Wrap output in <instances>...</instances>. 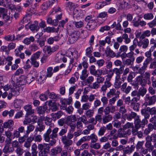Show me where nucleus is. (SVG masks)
I'll list each match as a JSON object with an SVG mask.
<instances>
[{"mask_svg":"<svg viewBox=\"0 0 156 156\" xmlns=\"http://www.w3.org/2000/svg\"><path fill=\"white\" fill-rule=\"evenodd\" d=\"M47 109L46 105H44L42 106H39L37 108V113L39 114H43L44 113L45 111Z\"/></svg>","mask_w":156,"mask_h":156,"instance_id":"obj_27","label":"nucleus"},{"mask_svg":"<svg viewBox=\"0 0 156 156\" xmlns=\"http://www.w3.org/2000/svg\"><path fill=\"white\" fill-rule=\"evenodd\" d=\"M61 140L63 144H65V146L67 148H68V147L73 144L72 140L68 139L66 136H62Z\"/></svg>","mask_w":156,"mask_h":156,"instance_id":"obj_9","label":"nucleus"},{"mask_svg":"<svg viewBox=\"0 0 156 156\" xmlns=\"http://www.w3.org/2000/svg\"><path fill=\"white\" fill-rule=\"evenodd\" d=\"M26 76L24 75H21L20 76L16 77L15 79H13V80L15 82L19 83L21 82H23V83L26 81Z\"/></svg>","mask_w":156,"mask_h":156,"instance_id":"obj_25","label":"nucleus"},{"mask_svg":"<svg viewBox=\"0 0 156 156\" xmlns=\"http://www.w3.org/2000/svg\"><path fill=\"white\" fill-rule=\"evenodd\" d=\"M124 116L129 121H131L133 119H134L135 120L139 118V115H137L136 113L133 112H131L129 114H125Z\"/></svg>","mask_w":156,"mask_h":156,"instance_id":"obj_10","label":"nucleus"},{"mask_svg":"<svg viewBox=\"0 0 156 156\" xmlns=\"http://www.w3.org/2000/svg\"><path fill=\"white\" fill-rule=\"evenodd\" d=\"M151 141L155 142L156 141V134L153 133L151 136L147 135L146 137Z\"/></svg>","mask_w":156,"mask_h":156,"instance_id":"obj_43","label":"nucleus"},{"mask_svg":"<svg viewBox=\"0 0 156 156\" xmlns=\"http://www.w3.org/2000/svg\"><path fill=\"white\" fill-rule=\"evenodd\" d=\"M88 76L87 70L86 69H83L81 75L80 76V79L82 80H85Z\"/></svg>","mask_w":156,"mask_h":156,"instance_id":"obj_34","label":"nucleus"},{"mask_svg":"<svg viewBox=\"0 0 156 156\" xmlns=\"http://www.w3.org/2000/svg\"><path fill=\"white\" fill-rule=\"evenodd\" d=\"M147 25L150 28H153L154 27L156 26V15L155 17V18L154 20L148 23Z\"/></svg>","mask_w":156,"mask_h":156,"instance_id":"obj_64","label":"nucleus"},{"mask_svg":"<svg viewBox=\"0 0 156 156\" xmlns=\"http://www.w3.org/2000/svg\"><path fill=\"white\" fill-rule=\"evenodd\" d=\"M154 17L153 14L151 12L147 13L143 16L144 18L147 20H151Z\"/></svg>","mask_w":156,"mask_h":156,"instance_id":"obj_32","label":"nucleus"},{"mask_svg":"<svg viewBox=\"0 0 156 156\" xmlns=\"http://www.w3.org/2000/svg\"><path fill=\"white\" fill-rule=\"evenodd\" d=\"M106 130V128L105 126H103L101 127L98 132V135L99 136H101L103 135Z\"/></svg>","mask_w":156,"mask_h":156,"instance_id":"obj_50","label":"nucleus"},{"mask_svg":"<svg viewBox=\"0 0 156 156\" xmlns=\"http://www.w3.org/2000/svg\"><path fill=\"white\" fill-rule=\"evenodd\" d=\"M3 152L5 154L10 153L13 152L14 148L13 147H11L9 143H7L5 144L3 150Z\"/></svg>","mask_w":156,"mask_h":156,"instance_id":"obj_11","label":"nucleus"},{"mask_svg":"<svg viewBox=\"0 0 156 156\" xmlns=\"http://www.w3.org/2000/svg\"><path fill=\"white\" fill-rule=\"evenodd\" d=\"M10 93H12L13 96L18 95L20 94L19 87L17 86H14Z\"/></svg>","mask_w":156,"mask_h":156,"instance_id":"obj_20","label":"nucleus"},{"mask_svg":"<svg viewBox=\"0 0 156 156\" xmlns=\"http://www.w3.org/2000/svg\"><path fill=\"white\" fill-rule=\"evenodd\" d=\"M58 128L57 127L55 128L52 130V133L50 135L51 138L53 139L54 138H56L57 137V133L58 132Z\"/></svg>","mask_w":156,"mask_h":156,"instance_id":"obj_38","label":"nucleus"},{"mask_svg":"<svg viewBox=\"0 0 156 156\" xmlns=\"http://www.w3.org/2000/svg\"><path fill=\"white\" fill-rule=\"evenodd\" d=\"M140 97V96L143 97L146 94L147 90L145 88H140L138 90Z\"/></svg>","mask_w":156,"mask_h":156,"instance_id":"obj_56","label":"nucleus"},{"mask_svg":"<svg viewBox=\"0 0 156 156\" xmlns=\"http://www.w3.org/2000/svg\"><path fill=\"white\" fill-rule=\"evenodd\" d=\"M116 132V130L114 129L111 131L109 134L107 136L109 140L116 139L118 138V136L115 134Z\"/></svg>","mask_w":156,"mask_h":156,"instance_id":"obj_13","label":"nucleus"},{"mask_svg":"<svg viewBox=\"0 0 156 156\" xmlns=\"http://www.w3.org/2000/svg\"><path fill=\"white\" fill-rule=\"evenodd\" d=\"M46 94L48 95L50 98L54 99L57 98V95L54 92L50 93L49 90H48L45 92Z\"/></svg>","mask_w":156,"mask_h":156,"instance_id":"obj_39","label":"nucleus"},{"mask_svg":"<svg viewBox=\"0 0 156 156\" xmlns=\"http://www.w3.org/2000/svg\"><path fill=\"white\" fill-rule=\"evenodd\" d=\"M80 33L78 31L72 32L69 35L68 41L70 44H73L76 42L79 37Z\"/></svg>","mask_w":156,"mask_h":156,"instance_id":"obj_2","label":"nucleus"},{"mask_svg":"<svg viewBox=\"0 0 156 156\" xmlns=\"http://www.w3.org/2000/svg\"><path fill=\"white\" fill-rule=\"evenodd\" d=\"M146 142L145 144V147L148 148L149 152H151L152 151L154 148L153 146L152 145L151 141L147 139L146 138Z\"/></svg>","mask_w":156,"mask_h":156,"instance_id":"obj_22","label":"nucleus"},{"mask_svg":"<svg viewBox=\"0 0 156 156\" xmlns=\"http://www.w3.org/2000/svg\"><path fill=\"white\" fill-rule=\"evenodd\" d=\"M113 126L114 127L116 128H121V123L120 121L118 120H115L113 122Z\"/></svg>","mask_w":156,"mask_h":156,"instance_id":"obj_58","label":"nucleus"},{"mask_svg":"<svg viewBox=\"0 0 156 156\" xmlns=\"http://www.w3.org/2000/svg\"><path fill=\"white\" fill-rule=\"evenodd\" d=\"M154 50V49L150 48L149 51H146L145 53V56L147 57V58L146 59L145 61L144 62H149V63L150 61L152 60V58L151 57L152 55L151 52Z\"/></svg>","mask_w":156,"mask_h":156,"instance_id":"obj_14","label":"nucleus"},{"mask_svg":"<svg viewBox=\"0 0 156 156\" xmlns=\"http://www.w3.org/2000/svg\"><path fill=\"white\" fill-rule=\"evenodd\" d=\"M36 80L37 81L38 83L41 84L44 83L46 79V76L45 75H41L39 77H36Z\"/></svg>","mask_w":156,"mask_h":156,"instance_id":"obj_30","label":"nucleus"},{"mask_svg":"<svg viewBox=\"0 0 156 156\" xmlns=\"http://www.w3.org/2000/svg\"><path fill=\"white\" fill-rule=\"evenodd\" d=\"M151 35V31L149 30H146L143 32L140 37L142 39H144L146 37H149Z\"/></svg>","mask_w":156,"mask_h":156,"instance_id":"obj_51","label":"nucleus"},{"mask_svg":"<svg viewBox=\"0 0 156 156\" xmlns=\"http://www.w3.org/2000/svg\"><path fill=\"white\" fill-rule=\"evenodd\" d=\"M24 108L28 115H31L34 112V110L32 109L30 105H28L24 106Z\"/></svg>","mask_w":156,"mask_h":156,"instance_id":"obj_21","label":"nucleus"},{"mask_svg":"<svg viewBox=\"0 0 156 156\" xmlns=\"http://www.w3.org/2000/svg\"><path fill=\"white\" fill-rule=\"evenodd\" d=\"M146 110L147 111H149L150 114L151 115H156V108L155 107L151 108L148 107L147 108Z\"/></svg>","mask_w":156,"mask_h":156,"instance_id":"obj_59","label":"nucleus"},{"mask_svg":"<svg viewBox=\"0 0 156 156\" xmlns=\"http://www.w3.org/2000/svg\"><path fill=\"white\" fill-rule=\"evenodd\" d=\"M93 50V48L91 46L87 48L85 51L86 55L87 56H89L90 55H91Z\"/></svg>","mask_w":156,"mask_h":156,"instance_id":"obj_54","label":"nucleus"},{"mask_svg":"<svg viewBox=\"0 0 156 156\" xmlns=\"http://www.w3.org/2000/svg\"><path fill=\"white\" fill-rule=\"evenodd\" d=\"M38 23L37 21H34V23L31 24L30 26V29L32 31H37L39 28V27L38 26Z\"/></svg>","mask_w":156,"mask_h":156,"instance_id":"obj_23","label":"nucleus"},{"mask_svg":"<svg viewBox=\"0 0 156 156\" xmlns=\"http://www.w3.org/2000/svg\"><path fill=\"white\" fill-rule=\"evenodd\" d=\"M62 148L60 147H56L52 149L51 150V154L52 156H56L62 151Z\"/></svg>","mask_w":156,"mask_h":156,"instance_id":"obj_15","label":"nucleus"},{"mask_svg":"<svg viewBox=\"0 0 156 156\" xmlns=\"http://www.w3.org/2000/svg\"><path fill=\"white\" fill-rule=\"evenodd\" d=\"M113 75V73H112L109 74L107 76L106 80L104 82V85L107 88L110 87L112 85V83L110 82V81Z\"/></svg>","mask_w":156,"mask_h":156,"instance_id":"obj_12","label":"nucleus"},{"mask_svg":"<svg viewBox=\"0 0 156 156\" xmlns=\"http://www.w3.org/2000/svg\"><path fill=\"white\" fill-rule=\"evenodd\" d=\"M140 18L137 19L136 18H135L133 20L132 23L134 26L138 27L140 25Z\"/></svg>","mask_w":156,"mask_h":156,"instance_id":"obj_48","label":"nucleus"},{"mask_svg":"<svg viewBox=\"0 0 156 156\" xmlns=\"http://www.w3.org/2000/svg\"><path fill=\"white\" fill-rule=\"evenodd\" d=\"M87 136L88 141L90 139L91 140V142L95 143L97 141L98 137L94 133H92L90 135V136Z\"/></svg>","mask_w":156,"mask_h":156,"instance_id":"obj_28","label":"nucleus"},{"mask_svg":"<svg viewBox=\"0 0 156 156\" xmlns=\"http://www.w3.org/2000/svg\"><path fill=\"white\" fill-rule=\"evenodd\" d=\"M126 133L122 130V128H119L118 130V137H125Z\"/></svg>","mask_w":156,"mask_h":156,"instance_id":"obj_55","label":"nucleus"},{"mask_svg":"<svg viewBox=\"0 0 156 156\" xmlns=\"http://www.w3.org/2000/svg\"><path fill=\"white\" fill-rule=\"evenodd\" d=\"M134 124L135 128L137 129H139L141 127H142L141 122L140 121L139 118L135 120Z\"/></svg>","mask_w":156,"mask_h":156,"instance_id":"obj_41","label":"nucleus"},{"mask_svg":"<svg viewBox=\"0 0 156 156\" xmlns=\"http://www.w3.org/2000/svg\"><path fill=\"white\" fill-rule=\"evenodd\" d=\"M72 101V98L71 97L69 98L68 99H64L61 100L60 101L61 105L60 107L61 109L65 110L66 109L67 105L70 104Z\"/></svg>","mask_w":156,"mask_h":156,"instance_id":"obj_5","label":"nucleus"},{"mask_svg":"<svg viewBox=\"0 0 156 156\" xmlns=\"http://www.w3.org/2000/svg\"><path fill=\"white\" fill-rule=\"evenodd\" d=\"M14 124L12 120H9L7 122H5L3 124V126L5 128H9L12 126Z\"/></svg>","mask_w":156,"mask_h":156,"instance_id":"obj_33","label":"nucleus"},{"mask_svg":"<svg viewBox=\"0 0 156 156\" xmlns=\"http://www.w3.org/2000/svg\"><path fill=\"white\" fill-rule=\"evenodd\" d=\"M142 48L143 49L147 48L149 46V40L147 38H144L141 42Z\"/></svg>","mask_w":156,"mask_h":156,"instance_id":"obj_35","label":"nucleus"},{"mask_svg":"<svg viewBox=\"0 0 156 156\" xmlns=\"http://www.w3.org/2000/svg\"><path fill=\"white\" fill-rule=\"evenodd\" d=\"M2 97L3 99L7 97V99L9 100H10L12 98L13 95L12 93H8L7 92L5 91L4 93H2Z\"/></svg>","mask_w":156,"mask_h":156,"instance_id":"obj_36","label":"nucleus"},{"mask_svg":"<svg viewBox=\"0 0 156 156\" xmlns=\"http://www.w3.org/2000/svg\"><path fill=\"white\" fill-rule=\"evenodd\" d=\"M131 96L134 97L131 100L130 105H132L134 104L139 101L140 98V97L139 91L136 90L133 91L131 93Z\"/></svg>","mask_w":156,"mask_h":156,"instance_id":"obj_4","label":"nucleus"},{"mask_svg":"<svg viewBox=\"0 0 156 156\" xmlns=\"http://www.w3.org/2000/svg\"><path fill=\"white\" fill-rule=\"evenodd\" d=\"M41 52L40 51H37L32 55L31 58V60H36L39 58Z\"/></svg>","mask_w":156,"mask_h":156,"instance_id":"obj_52","label":"nucleus"},{"mask_svg":"<svg viewBox=\"0 0 156 156\" xmlns=\"http://www.w3.org/2000/svg\"><path fill=\"white\" fill-rule=\"evenodd\" d=\"M53 68L50 67L47 69V75L45 76L47 77L50 78L51 77L53 74Z\"/></svg>","mask_w":156,"mask_h":156,"instance_id":"obj_40","label":"nucleus"},{"mask_svg":"<svg viewBox=\"0 0 156 156\" xmlns=\"http://www.w3.org/2000/svg\"><path fill=\"white\" fill-rule=\"evenodd\" d=\"M144 142V141H139L138 142L136 146V148L138 151H139V150L143 147V146Z\"/></svg>","mask_w":156,"mask_h":156,"instance_id":"obj_63","label":"nucleus"},{"mask_svg":"<svg viewBox=\"0 0 156 156\" xmlns=\"http://www.w3.org/2000/svg\"><path fill=\"white\" fill-rule=\"evenodd\" d=\"M144 100L145 102L143 105L146 107L147 105H151L154 104L156 100V96L154 95L152 96H150L148 94H147L144 97Z\"/></svg>","mask_w":156,"mask_h":156,"instance_id":"obj_1","label":"nucleus"},{"mask_svg":"<svg viewBox=\"0 0 156 156\" xmlns=\"http://www.w3.org/2000/svg\"><path fill=\"white\" fill-rule=\"evenodd\" d=\"M76 120V117L75 115H71L67 117V122H74Z\"/></svg>","mask_w":156,"mask_h":156,"instance_id":"obj_46","label":"nucleus"},{"mask_svg":"<svg viewBox=\"0 0 156 156\" xmlns=\"http://www.w3.org/2000/svg\"><path fill=\"white\" fill-rule=\"evenodd\" d=\"M90 146L91 148H93L95 149H99L101 147V146L99 143H94L92 142L90 143Z\"/></svg>","mask_w":156,"mask_h":156,"instance_id":"obj_45","label":"nucleus"},{"mask_svg":"<svg viewBox=\"0 0 156 156\" xmlns=\"http://www.w3.org/2000/svg\"><path fill=\"white\" fill-rule=\"evenodd\" d=\"M55 60V62L57 63H59L62 62H66L67 59L62 54L58 53L56 55Z\"/></svg>","mask_w":156,"mask_h":156,"instance_id":"obj_6","label":"nucleus"},{"mask_svg":"<svg viewBox=\"0 0 156 156\" xmlns=\"http://www.w3.org/2000/svg\"><path fill=\"white\" fill-rule=\"evenodd\" d=\"M120 92L119 91L116 92V90L114 88L110 89L109 92L107 94V96L108 97H110L111 96H113L114 95H118L119 94Z\"/></svg>","mask_w":156,"mask_h":156,"instance_id":"obj_19","label":"nucleus"},{"mask_svg":"<svg viewBox=\"0 0 156 156\" xmlns=\"http://www.w3.org/2000/svg\"><path fill=\"white\" fill-rule=\"evenodd\" d=\"M112 119V116L110 115H105L102 118L103 123L104 124L110 121Z\"/></svg>","mask_w":156,"mask_h":156,"instance_id":"obj_29","label":"nucleus"},{"mask_svg":"<svg viewBox=\"0 0 156 156\" xmlns=\"http://www.w3.org/2000/svg\"><path fill=\"white\" fill-rule=\"evenodd\" d=\"M23 100L17 99L14 101V107L18 110L20 109L21 106L23 104Z\"/></svg>","mask_w":156,"mask_h":156,"instance_id":"obj_16","label":"nucleus"},{"mask_svg":"<svg viewBox=\"0 0 156 156\" xmlns=\"http://www.w3.org/2000/svg\"><path fill=\"white\" fill-rule=\"evenodd\" d=\"M112 71L113 72L112 73H114L116 74V75H119L122 73V70L121 68H115L113 69Z\"/></svg>","mask_w":156,"mask_h":156,"instance_id":"obj_57","label":"nucleus"},{"mask_svg":"<svg viewBox=\"0 0 156 156\" xmlns=\"http://www.w3.org/2000/svg\"><path fill=\"white\" fill-rule=\"evenodd\" d=\"M89 69L90 73L92 75L97 76L98 75L97 71L96 70L95 66L94 65L91 66L89 68Z\"/></svg>","mask_w":156,"mask_h":156,"instance_id":"obj_37","label":"nucleus"},{"mask_svg":"<svg viewBox=\"0 0 156 156\" xmlns=\"http://www.w3.org/2000/svg\"><path fill=\"white\" fill-rule=\"evenodd\" d=\"M70 53L71 54V55L70 56V59L69 62V65H73V63L74 62V58H75L76 56V52H70Z\"/></svg>","mask_w":156,"mask_h":156,"instance_id":"obj_44","label":"nucleus"},{"mask_svg":"<svg viewBox=\"0 0 156 156\" xmlns=\"http://www.w3.org/2000/svg\"><path fill=\"white\" fill-rule=\"evenodd\" d=\"M48 106L50 107V108L53 112L56 111L58 109L57 104L55 102H52V101H46Z\"/></svg>","mask_w":156,"mask_h":156,"instance_id":"obj_17","label":"nucleus"},{"mask_svg":"<svg viewBox=\"0 0 156 156\" xmlns=\"http://www.w3.org/2000/svg\"><path fill=\"white\" fill-rule=\"evenodd\" d=\"M135 148V147L133 145H131L130 147H127L123 150V154H130L134 150Z\"/></svg>","mask_w":156,"mask_h":156,"instance_id":"obj_18","label":"nucleus"},{"mask_svg":"<svg viewBox=\"0 0 156 156\" xmlns=\"http://www.w3.org/2000/svg\"><path fill=\"white\" fill-rule=\"evenodd\" d=\"M122 37L123 39L124 40V42L126 44H128L130 42L131 40L128 37V36L127 34L126 33L123 34L122 35Z\"/></svg>","mask_w":156,"mask_h":156,"instance_id":"obj_53","label":"nucleus"},{"mask_svg":"<svg viewBox=\"0 0 156 156\" xmlns=\"http://www.w3.org/2000/svg\"><path fill=\"white\" fill-rule=\"evenodd\" d=\"M97 23L95 20H90L86 26V28L89 30H92L94 29L96 27Z\"/></svg>","mask_w":156,"mask_h":156,"instance_id":"obj_8","label":"nucleus"},{"mask_svg":"<svg viewBox=\"0 0 156 156\" xmlns=\"http://www.w3.org/2000/svg\"><path fill=\"white\" fill-rule=\"evenodd\" d=\"M149 64V62H144L143 63V66L138 70V73L142 74L145 71Z\"/></svg>","mask_w":156,"mask_h":156,"instance_id":"obj_31","label":"nucleus"},{"mask_svg":"<svg viewBox=\"0 0 156 156\" xmlns=\"http://www.w3.org/2000/svg\"><path fill=\"white\" fill-rule=\"evenodd\" d=\"M44 119L46 125L49 126L51 127H54V124L51 123L52 120L51 118L47 116L44 118Z\"/></svg>","mask_w":156,"mask_h":156,"instance_id":"obj_24","label":"nucleus"},{"mask_svg":"<svg viewBox=\"0 0 156 156\" xmlns=\"http://www.w3.org/2000/svg\"><path fill=\"white\" fill-rule=\"evenodd\" d=\"M44 31L48 33L54 32L55 31V29L53 27H48L44 29Z\"/></svg>","mask_w":156,"mask_h":156,"instance_id":"obj_61","label":"nucleus"},{"mask_svg":"<svg viewBox=\"0 0 156 156\" xmlns=\"http://www.w3.org/2000/svg\"><path fill=\"white\" fill-rule=\"evenodd\" d=\"M137 41V40L136 38H135L133 41V44L132 45H130L129 47L130 51H133L137 47V44L136 42Z\"/></svg>","mask_w":156,"mask_h":156,"instance_id":"obj_49","label":"nucleus"},{"mask_svg":"<svg viewBox=\"0 0 156 156\" xmlns=\"http://www.w3.org/2000/svg\"><path fill=\"white\" fill-rule=\"evenodd\" d=\"M31 74L27 75L26 78V81L28 83H30L35 80L37 77L38 73L35 70H34L31 72Z\"/></svg>","mask_w":156,"mask_h":156,"instance_id":"obj_3","label":"nucleus"},{"mask_svg":"<svg viewBox=\"0 0 156 156\" xmlns=\"http://www.w3.org/2000/svg\"><path fill=\"white\" fill-rule=\"evenodd\" d=\"M35 126L31 124H29L27 126V130L26 133L28 134L31 132L34 129Z\"/></svg>","mask_w":156,"mask_h":156,"instance_id":"obj_60","label":"nucleus"},{"mask_svg":"<svg viewBox=\"0 0 156 156\" xmlns=\"http://www.w3.org/2000/svg\"><path fill=\"white\" fill-rule=\"evenodd\" d=\"M63 115V112L61 111H59L57 113H53L51 114V117L54 120L59 118Z\"/></svg>","mask_w":156,"mask_h":156,"instance_id":"obj_26","label":"nucleus"},{"mask_svg":"<svg viewBox=\"0 0 156 156\" xmlns=\"http://www.w3.org/2000/svg\"><path fill=\"white\" fill-rule=\"evenodd\" d=\"M0 50L3 52H5L6 54H8L10 51L8 47L6 46H2L0 48Z\"/></svg>","mask_w":156,"mask_h":156,"instance_id":"obj_62","label":"nucleus"},{"mask_svg":"<svg viewBox=\"0 0 156 156\" xmlns=\"http://www.w3.org/2000/svg\"><path fill=\"white\" fill-rule=\"evenodd\" d=\"M13 58L12 57L8 56L5 58L4 56H2L0 57V65L6 64V63L10 62L12 63L11 61Z\"/></svg>","mask_w":156,"mask_h":156,"instance_id":"obj_7","label":"nucleus"},{"mask_svg":"<svg viewBox=\"0 0 156 156\" xmlns=\"http://www.w3.org/2000/svg\"><path fill=\"white\" fill-rule=\"evenodd\" d=\"M88 139L87 136H85L81 138L77 142L76 145L77 146H80L82 143L86 141H88Z\"/></svg>","mask_w":156,"mask_h":156,"instance_id":"obj_42","label":"nucleus"},{"mask_svg":"<svg viewBox=\"0 0 156 156\" xmlns=\"http://www.w3.org/2000/svg\"><path fill=\"white\" fill-rule=\"evenodd\" d=\"M23 73V69L21 68H19L17 69L14 74V75L12 76V80L14 79H15V76H18L20 75V74H22Z\"/></svg>","mask_w":156,"mask_h":156,"instance_id":"obj_47","label":"nucleus"}]
</instances>
